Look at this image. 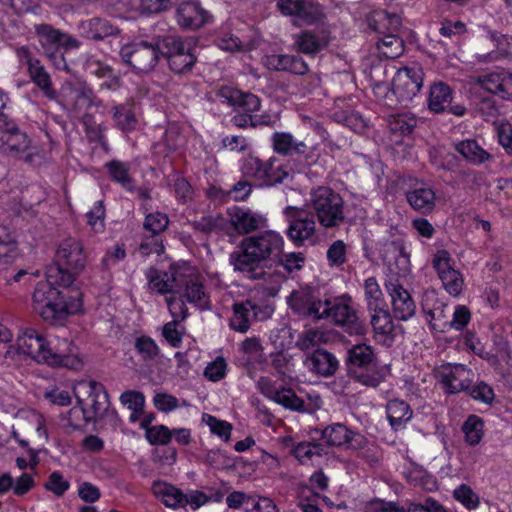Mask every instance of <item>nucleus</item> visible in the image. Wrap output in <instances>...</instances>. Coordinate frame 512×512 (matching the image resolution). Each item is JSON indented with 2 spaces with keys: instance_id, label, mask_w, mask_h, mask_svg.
Returning <instances> with one entry per match:
<instances>
[{
  "instance_id": "39",
  "label": "nucleus",
  "mask_w": 512,
  "mask_h": 512,
  "mask_svg": "<svg viewBox=\"0 0 512 512\" xmlns=\"http://www.w3.org/2000/svg\"><path fill=\"white\" fill-rule=\"evenodd\" d=\"M452 102V90L444 82H436L430 86L428 109L433 113H443Z\"/></svg>"
},
{
  "instance_id": "12",
  "label": "nucleus",
  "mask_w": 512,
  "mask_h": 512,
  "mask_svg": "<svg viewBox=\"0 0 512 512\" xmlns=\"http://www.w3.org/2000/svg\"><path fill=\"white\" fill-rule=\"evenodd\" d=\"M346 367L349 376L366 386L376 387L384 377L375 354H348Z\"/></svg>"
},
{
  "instance_id": "48",
  "label": "nucleus",
  "mask_w": 512,
  "mask_h": 512,
  "mask_svg": "<svg viewBox=\"0 0 512 512\" xmlns=\"http://www.w3.org/2000/svg\"><path fill=\"white\" fill-rule=\"evenodd\" d=\"M32 81L42 90L44 95L49 99H55L57 96L56 91L52 87L50 75L45 67L39 61H34L28 69Z\"/></svg>"
},
{
  "instance_id": "4",
  "label": "nucleus",
  "mask_w": 512,
  "mask_h": 512,
  "mask_svg": "<svg viewBox=\"0 0 512 512\" xmlns=\"http://www.w3.org/2000/svg\"><path fill=\"white\" fill-rule=\"evenodd\" d=\"M349 296L337 297L334 299H325L322 309V319H330L335 325L342 326L350 334L356 336L355 342L345 340V349L347 352H356V350H365L372 352L371 347L366 344L363 337L366 327L358 318L355 309L350 304Z\"/></svg>"
},
{
  "instance_id": "13",
  "label": "nucleus",
  "mask_w": 512,
  "mask_h": 512,
  "mask_svg": "<svg viewBox=\"0 0 512 512\" xmlns=\"http://www.w3.org/2000/svg\"><path fill=\"white\" fill-rule=\"evenodd\" d=\"M423 76V69L418 65L397 71L391 84V91L400 104L406 105L418 94L423 85Z\"/></svg>"
},
{
  "instance_id": "22",
  "label": "nucleus",
  "mask_w": 512,
  "mask_h": 512,
  "mask_svg": "<svg viewBox=\"0 0 512 512\" xmlns=\"http://www.w3.org/2000/svg\"><path fill=\"white\" fill-rule=\"evenodd\" d=\"M441 368L442 383L448 393L455 394L470 388L473 373L465 365L447 363Z\"/></svg>"
},
{
  "instance_id": "60",
  "label": "nucleus",
  "mask_w": 512,
  "mask_h": 512,
  "mask_svg": "<svg viewBox=\"0 0 512 512\" xmlns=\"http://www.w3.org/2000/svg\"><path fill=\"white\" fill-rule=\"evenodd\" d=\"M120 402L128 409L136 412H144L145 396L135 390H127L120 396Z\"/></svg>"
},
{
  "instance_id": "20",
  "label": "nucleus",
  "mask_w": 512,
  "mask_h": 512,
  "mask_svg": "<svg viewBox=\"0 0 512 512\" xmlns=\"http://www.w3.org/2000/svg\"><path fill=\"white\" fill-rule=\"evenodd\" d=\"M177 23L181 28L196 30L211 19V15L197 0L183 2L176 10Z\"/></svg>"
},
{
  "instance_id": "56",
  "label": "nucleus",
  "mask_w": 512,
  "mask_h": 512,
  "mask_svg": "<svg viewBox=\"0 0 512 512\" xmlns=\"http://www.w3.org/2000/svg\"><path fill=\"white\" fill-rule=\"evenodd\" d=\"M274 401L291 410H304V401L299 398L292 389L283 388L279 390L278 393H276Z\"/></svg>"
},
{
  "instance_id": "28",
  "label": "nucleus",
  "mask_w": 512,
  "mask_h": 512,
  "mask_svg": "<svg viewBox=\"0 0 512 512\" xmlns=\"http://www.w3.org/2000/svg\"><path fill=\"white\" fill-rule=\"evenodd\" d=\"M230 223L239 234H249L267 226V219L248 209L234 208L230 213Z\"/></svg>"
},
{
  "instance_id": "49",
  "label": "nucleus",
  "mask_w": 512,
  "mask_h": 512,
  "mask_svg": "<svg viewBox=\"0 0 512 512\" xmlns=\"http://www.w3.org/2000/svg\"><path fill=\"white\" fill-rule=\"evenodd\" d=\"M429 161L437 170L454 172L459 166L460 160L454 153L432 148L429 151Z\"/></svg>"
},
{
  "instance_id": "59",
  "label": "nucleus",
  "mask_w": 512,
  "mask_h": 512,
  "mask_svg": "<svg viewBox=\"0 0 512 512\" xmlns=\"http://www.w3.org/2000/svg\"><path fill=\"white\" fill-rule=\"evenodd\" d=\"M145 438L151 445H167L172 439V432L165 425H156L147 429Z\"/></svg>"
},
{
  "instance_id": "33",
  "label": "nucleus",
  "mask_w": 512,
  "mask_h": 512,
  "mask_svg": "<svg viewBox=\"0 0 512 512\" xmlns=\"http://www.w3.org/2000/svg\"><path fill=\"white\" fill-rule=\"evenodd\" d=\"M79 28L84 37L92 40H103L119 33L118 27L110 21L98 17L83 21Z\"/></svg>"
},
{
  "instance_id": "31",
  "label": "nucleus",
  "mask_w": 512,
  "mask_h": 512,
  "mask_svg": "<svg viewBox=\"0 0 512 512\" xmlns=\"http://www.w3.org/2000/svg\"><path fill=\"white\" fill-rule=\"evenodd\" d=\"M31 357L39 364H47L53 368L64 367L79 371L83 368L84 361L78 354H24Z\"/></svg>"
},
{
  "instance_id": "15",
  "label": "nucleus",
  "mask_w": 512,
  "mask_h": 512,
  "mask_svg": "<svg viewBox=\"0 0 512 512\" xmlns=\"http://www.w3.org/2000/svg\"><path fill=\"white\" fill-rule=\"evenodd\" d=\"M35 33L43 54L52 62L56 69L67 70L68 64L61 51L62 32L49 24L35 26Z\"/></svg>"
},
{
  "instance_id": "25",
  "label": "nucleus",
  "mask_w": 512,
  "mask_h": 512,
  "mask_svg": "<svg viewBox=\"0 0 512 512\" xmlns=\"http://www.w3.org/2000/svg\"><path fill=\"white\" fill-rule=\"evenodd\" d=\"M264 65L273 71H284L295 75H305L308 64L299 55L272 54L264 58Z\"/></svg>"
},
{
  "instance_id": "58",
  "label": "nucleus",
  "mask_w": 512,
  "mask_h": 512,
  "mask_svg": "<svg viewBox=\"0 0 512 512\" xmlns=\"http://www.w3.org/2000/svg\"><path fill=\"white\" fill-rule=\"evenodd\" d=\"M138 360L134 361L135 370L142 374H152L161 371L158 367L160 362V354H137Z\"/></svg>"
},
{
  "instance_id": "2",
  "label": "nucleus",
  "mask_w": 512,
  "mask_h": 512,
  "mask_svg": "<svg viewBox=\"0 0 512 512\" xmlns=\"http://www.w3.org/2000/svg\"><path fill=\"white\" fill-rule=\"evenodd\" d=\"M49 281L39 282L33 293L34 310L45 320L53 325H62L70 314H75L82 309V293L78 288L62 287Z\"/></svg>"
},
{
  "instance_id": "54",
  "label": "nucleus",
  "mask_w": 512,
  "mask_h": 512,
  "mask_svg": "<svg viewBox=\"0 0 512 512\" xmlns=\"http://www.w3.org/2000/svg\"><path fill=\"white\" fill-rule=\"evenodd\" d=\"M168 216L161 212L150 213L145 217L143 228L152 233L153 237L158 236L168 227Z\"/></svg>"
},
{
  "instance_id": "27",
  "label": "nucleus",
  "mask_w": 512,
  "mask_h": 512,
  "mask_svg": "<svg viewBox=\"0 0 512 512\" xmlns=\"http://www.w3.org/2000/svg\"><path fill=\"white\" fill-rule=\"evenodd\" d=\"M371 312V325L375 332L376 340L386 347H390L394 342L392 331L394 329L391 315L383 306L376 309H370Z\"/></svg>"
},
{
  "instance_id": "43",
  "label": "nucleus",
  "mask_w": 512,
  "mask_h": 512,
  "mask_svg": "<svg viewBox=\"0 0 512 512\" xmlns=\"http://www.w3.org/2000/svg\"><path fill=\"white\" fill-rule=\"evenodd\" d=\"M70 96L73 100L74 110L77 112L87 111L94 105H98L97 97L86 83H78L71 87Z\"/></svg>"
},
{
  "instance_id": "24",
  "label": "nucleus",
  "mask_w": 512,
  "mask_h": 512,
  "mask_svg": "<svg viewBox=\"0 0 512 512\" xmlns=\"http://www.w3.org/2000/svg\"><path fill=\"white\" fill-rule=\"evenodd\" d=\"M273 151L281 156L305 155V160L309 161L313 155L308 152V146L303 141H297L293 135L288 132H274L271 136Z\"/></svg>"
},
{
  "instance_id": "55",
  "label": "nucleus",
  "mask_w": 512,
  "mask_h": 512,
  "mask_svg": "<svg viewBox=\"0 0 512 512\" xmlns=\"http://www.w3.org/2000/svg\"><path fill=\"white\" fill-rule=\"evenodd\" d=\"M364 288L368 310L384 305L382 291L374 277L365 280Z\"/></svg>"
},
{
  "instance_id": "38",
  "label": "nucleus",
  "mask_w": 512,
  "mask_h": 512,
  "mask_svg": "<svg viewBox=\"0 0 512 512\" xmlns=\"http://www.w3.org/2000/svg\"><path fill=\"white\" fill-rule=\"evenodd\" d=\"M410 206L421 214H428L435 207L436 194L430 187H420L406 193Z\"/></svg>"
},
{
  "instance_id": "52",
  "label": "nucleus",
  "mask_w": 512,
  "mask_h": 512,
  "mask_svg": "<svg viewBox=\"0 0 512 512\" xmlns=\"http://www.w3.org/2000/svg\"><path fill=\"white\" fill-rule=\"evenodd\" d=\"M388 254H392V258L400 270L404 272L408 271L410 266V253L406 250L405 243L402 239L393 240L387 245L385 259L388 258Z\"/></svg>"
},
{
  "instance_id": "40",
  "label": "nucleus",
  "mask_w": 512,
  "mask_h": 512,
  "mask_svg": "<svg viewBox=\"0 0 512 512\" xmlns=\"http://www.w3.org/2000/svg\"><path fill=\"white\" fill-rule=\"evenodd\" d=\"M336 340L343 341L345 343V340L337 334H334L329 331L325 332V331L312 329V330H308L303 335V337L299 341V347L302 350L315 348L314 352H327L326 350H323V349L319 348L318 346L320 344H326L329 342H334Z\"/></svg>"
},
{
  "instance_id": "29",
  "label": "nucleus",
  "mask_w": 512,
  "mask_h": 512,
  "mask_svg": "<svg viewBox=\"0 0 512 512\" xmlns=\"http://www.w3.org/2000/svg\"><path fill=\"white\" fill-rule=\"evenodd\" d=\"M330 42L329 32L321 29L318 32L304 30L295 38L297 50L304 54H316L326 48Z\"/></svg>"
},
{
  "instance_id": "46",
  "label": "nucleus",
  "mask_w": 512,
  "mask_h": 512,
  "mask_svg": "<svg viewBox=\"0 0 512 512\" xmlns=\"http://www.w3.org/2000/svg\"><path fill=\"white\" fill-rule=\"evenodd\" d=\"M396 33H387L377 40V48L381 57L395 59L403 53L404 42Z\"/></svg>"
},
{
  "instance_id": "6",
  "label": "nucleus",
  "mask_w": 512,
  "mask_h": 512,
  "mask_svg": "<svg viewBox=\"0 0 512 512\" xmlns=\"http://www.w3.org/2000/svg\"><path fill=\"white\" fill-rule=\"evenodd\" d=\"M0 151L25 162H32L35 154L32 139L4 113H0Z\"/></svg>"
},
{
  "instance_id": "32",
  "label": "nucleus",
  "mask_w": 512,
  "mask_h": 512,
  "mask_svg": "<svg viewBox=\"0 0 512 512\" xmlns=\"http://www.w3.org/2000/svg\"><path fill=\"white\" fill-rule=\"evenodd\" d=\"M112 118L118 129L122 131H133L136 129L138 120L136 116V103L132 99L124 103L116 104L111 109Z\"/></svg>"
},
{
  "instance_id": "51",
  "label": "nucleus",
  "mask_w": 512,
  "mask_h": 512,
  "mask_svg": "<svg viewBox=\"0 0 512 512\" xmlns=\"http://www.w3.org/2000/svg\"><path fill=\"white\" fill-rule=\"evenodd\" d=\"M306 258L301 252H289L281 254L273 262V269L282 267L288 274L300 271L305 265Z\"/></svg>"
},
{
  "instance_id": "42",
  "label": "nucleus",
  "mask_w": 512,
  "mask_h": 512,
  "mask_svg": "<svg viewBox=\"0 0 512 512\" xmlns=\"http://www.w3.org/2000/svg\"><path fill=\"white\" fill-rule=\"evenodd\" d=\"M387 417L394 430L401 429L412 418V410L408 403L402 400H391L386 406Z\"/></svg>"
},
{
  "instance_id": "23",
  "label": "nucleus",
  "mask_w": 512,
  "mask_h": 512,
  "mask_svg": "<svg viewBox=\"0 0 512 512\" xmlns=\"http://www.w3.org/2000/svg\"><path fill=\"white\" fill-rule=\"evenodd\" d=\"M386 289L391 297L393 315L398 320H408L416 309L410 293L397 281L386 283Z\"/></svg>"
},
{
  "instance_id": "62",
  "label": "nucleus",
  "mask_w": 512,
  "mask_h": 512,
  "mask_svg": "<svg viewBox=\"0 0 512 512\" xmlns=\"http://www.w3.org/2000/svg\"><path fill=\"white\" fill-rule=\"evenodd\" d=\"M267 161L258 157L250 156L246 158L243 165V172L258 181H262V177L266 175L265 165Z\"/></svg>"
},
{
  "instance_id": "63",
  "label": "nucleus",
  "mask_w": 512,
  "mask_h": 512,
  "mask_svg": "<svg viewBox=\"0 0 512 512\" xmlns=\"http://www.w3.org/2000/svg\"><path fill=\"white\" fill-rule=\"evenodd\" d=\"M417 123V118L413 115H398L391 123V130L404 136L409 135L413 132Z\"/></svg>"
},
{
  "instance_id": "18",
  "label": "nucleus",
  "mask_w": 512,
  "mask_h": 512,
  "mask_svg": "<svg viewBox=\"0 0 512 512\" xmlns=\"http://www.w3.org/2000/svg\"><path fill=\"white\" fill-rule=\"evenodd\" d=\"M79 386L87 389L91 404L88 408L82 406L83 400L77 396V403L81 406L84 420L86 422L96 421L101 418L108 410L109 397L105 387L94 380L88 382L82 381Z\"/></svg>"
},
{
  "instance_id": "26",
  "label": "nucleus",
  "mask_w": 512,
  "mask_h": 512,
  "mask_svg": "<svg viewBox=\"0 0 512 512\" xmlns=\"http://www.w3.org/2000/svg\"><path fill=\"white\" fill-rule=\"evenodd\" d=\"M173 280L175 283H177V286L185 287V293L183 294V297L188 302L195 304L200 309H206L209 307V297L205 293L203 283L200 281L197 275H177Z\"/></svg>"
},
{
  "instance_id": "10",
  "label": "nucleus",
  "mask_w": 512,
  "mask_h": 512,
  "mask_svg": "<svg viewBox=\"0 0 512 512\" xmlns=\"http://www.w3.org/2000/svg\"><path fill=\"white\" fill-rule=\"evenodd\" d=\"M346 367L349 376L366 386L376 387L384 377L375 354H348Z\"/></svg>"
},
{
  "instance_id": "5",
  "label": "nucleus",
  "mask_w": 512,
  "mask_h": 512,
  "mask_svg": "<svg viewBox=\"0 0 512 512\" xmlns=\"http://www.w3.org/2000/svg\"><path fill=\"white\" fill-rule=\"evenodd\" d=\"M305 206L313 211L312 214L325 228L337 227L345 219L341 195L328 186L312 188Z\"/></svg>"
},
{
  "instance_id": "11",
  "label": "nucleus",
  "mask_w": 512,
  "mask_h": 512,
  "mask_svg": "<svg viewBox=\"0 0 512 512\" xmlns=\"http://www.w3.org/2000/svg\"><path fill=\"white\" fill-rule=\"evenodd\" d=\"M346 367L349 376L366 386L376 387L384 377L375 354H348Z\"/></svg>"
},
{
  "instance_id": "19",
  "label": "nucleus",
  "mask_w": 512,
  "mask_h": 512,
  "mask_svg": "<svg viewBox=\"0 0 512 512\" xmlns=\"http://www.w3.org/2000/svg\"><path fill=\"white\" fill-rule=\"evenodd\" d=\"M432 263L445 290L452 296H458L462 292L463 279L460 272L452 267L449 252L438 250Z\"/></svg>"
},
{
  "instance_id": "35",
  "label": "nucleus",
  "mask_w": 512,
  "mask_h": 512,
  "mask_svg": "<svg viewBox=\"0 0 512 512\" xmlns=\"http://www.w3.org/2000/svg\"><path fill=\"white\" fill-rule=\"evenodd\" d=\"M154 494L169 508L179 509L187 506L185 493L172 484L158 482L153 485Z\"/></svg>"
},
{
  "instance_id": "44",
  "label": "nucleus",
  "mask_w": 512,
  "mask_h": 512,
  "mask_svg": "<svg viewBox=\"0 0 512 512\" xmlns=\"http://www.w3.org/2000/svg\"><path fill=\"white\" fill-rule=\"evenodd\" d=\"M265 165L266 175L262 177V186H275L283 183L286 179L292 178L291 173L287 166L279 164L276 157H271L266 160Z\"/></svg>"
},
{
  "instance_id": "64",
  "label": "nucleus",
  "mask_w": 512,
  "mask_h": 512,
  "mask_svg": "<svg viewBox=\"0 0 512 512\" xmlns=\"http://www.w3.org/2000/svg\"><path fill=\"white\" fill-rule=\"evenodd\" d=\"M227 364L222 356L208 363L204 370V376L211 381H219L226 375Z\"/></svg>"
},
{
  "instance_id": "37",
  "label": "nucleus",
  "mask_w": 512,
  "mask_h": 512,
  "mask_svg": "<svg viewBox=\"0 0 512 512\" xmlns=\"http://www.w3.org/2000/svg\"><path fill=\"white\" fill-rule=\"evenodd\" d=\"M257 306L251 301L235 303L233 316L230 319V327L235 331L245 333L250 328V322L257 317Z\"/></svg>"
},
{
  "instance_id": "3",
  "label": "nucleus",
  "mask_w": 512,
  "mask_h": 512,
  "mask_svg": "<svg viewBox=\"0 0 512 512\" xmlns=\"http://www.w3.org/2000/svg\"><path fill=\"white\" fill-rule=\"evenodd\" d=\"M86 266L82 243L75 238L63 240L54 261L46 267V281L59 287H70Z\"/></svg>"
},
{
  "instance_id": "41",
  "label": "nucleus",
  "mask_w": 512,
  "mask_h": 512,
  "mask_svg": "<svg viewBox=\"0 0 512 512\" xmlns=\"http://www.w3.org/2000/svg\"><path fill=\"white\" fill-rule=\"evenodd\" d=\"M305 363L313 372L324 377L333 375L339 366L333 354H310Z\"/></svg>"
},
{
  "instance_id": "16",
  "label": "nucleus",
  "mask_w": 512,
  "mask_h": 512,
  "mask_svg": "<svg viewBox=\"0 0 512 512\" xmlns=\"http://www.w3.org/2000/svg\"><path fill=\"white\" fill-rule=\"evenodd\" d=\"M277 8L282 15L294 17L300 24L313 25L324 18L321 7L307 0H278Z\"/></svg>"
},
{
  "instance_id": "57",
  "label": "nucleus",
  "mask_w": 512,
  "mask_h": 512,
  "mask_svg": "<svg viewBox=\"0 0 512 512\" xmlns=\"http://www.w3.org/2000/svg\"><path fill=\"white\" fill-rule=\"evenodd\" d=\"M203 422H205L213 434L218 435L224 441L230 440L232 425L226 421L219 420L216 417L204 413L202 416Z\"/></svg>"
},
{
  "instance_id": "47",
  "label": "nucleus",
  "mask_w": 512,
  "mask_h": 512,
  "mask_svg": "<svg viewBox=\"0 0 512 512\" xmlns=\"http://www.w3.org/2000/svg\"><path fill=\"white\" fill-rule=\"evenodd\" d=\"M48 342L35 329H27L17 340V352H47Z\"/></svg>"
},
{
  "instance_id": "1",
  "label": "nucleus",
  "mask_w": 512,
  "mask_h": 512,
  "mask_svg": "<svg viewBox=\"0 0 512 512\" xmlns=\"http://www.w3.org/2000/svg\"><path fill=\"white\" fill-rule=\"evenodd\" d=\"M284 248V239L276 231L266 230L244 237L230 254L229 263L235 271L253 281H261L275 295L286 276L279 269H273V262Z\"/></svg>"
},
{
  "instance_id": "30",
  "label": "nucleus",
  "mask_w": 512,
  "mask_h": 512,
  "mask_svg": "<svg viewBox=\"0 0 512 512\" xmlns=\"http://www.w3.org/2000/svg\"><path fill=\"white\" fill-rule=\"evenodd\" d=\"M367 24L372 31L385 35L390 32H398L402 21L397 14H391L385 10H375L367 16Z\"/></svg>"
},
{
  "instance_id": "45",
  "label": "nucleus",
  "mask_w": 512,
  "mask_h": 512,
  "mask_svg": "<svg viewBox=\"0 0 512 512\" xmlns=\"http://www.w3.org/2000/svg\"><path fill=\"white\" fill-rule=\"evenodd\" d=\"M105 166L114 182L120 184L129 192H133L135 190V181L129 175V164L119 160H112L107 162Z\"/></svg>"
},
{
  "instance_id": "53",
  "label": "nucleus",
  "mask_w": 512,
  "mask_h": 512,
  "mask_svg": "<svg viewBox=\"0 0 512 512\" xmlns=\"http://www.w3.org/2000/svg\"><path fill=\"white\" fill-rule=\"evenodd\" d=\"M476 112L486 121L495 122L499 115V108L493 97H479L475 104Z\"/></svg>"
},
{
  "instance_id": "9",
  "label": "nucleus",
  "mask_w": 512,
  "mask_h": 512,
  "mask_svg": "<svg viewBox=\"0 0 512 512\" xmlns=\"http://www.w3.org/2000/svg\"><path fill=\"white\" fill-rule=\"evenodd\" d=\"M283 215L288 223L286 235L295 246H302L306 240L314 236L316 232L314 214H310L303 207L286 206L283 209Z\"/></svg>"
},
{
  "instance_id": "50",
  "label": "nucleus",
  "mask_w": 512,
  "mask_h": 512,
  "mask_svg": "<svg viewBox=\"0 0 512 512\" xmlns=\"http://www.w3.org/2000/svg\"><path fill=\"white\" fill-rule=\"evenodd\" d=\"M484 421L477 415H469L463 423L462 431L465 434V442L470 446L478 445L483 438Z\"/></svg>"
},
{
  "instance_id": "14",
  "label": "nucleus",
  "mask_w": 512,
  "mask_h": 512,
  "mask_svg": "<svg viewBox=\"0 0 512 512\" xmlns=\"http://www.w3.org/2000/svg\"><path fill=\"white\" fill-rule=\"evenodd\" d=\"M287 304L294 314L303 318L313 321L322 319L324 301L319 298L317 291L309 286L294 290L287 297Z\"/></svg>"
},
{
  "instance_id": "17",
  "label": "nucleus",
  "mask_w": 512,
  "mask_h": 512,
  "mask_svg": "<svg viewBox=\"0 0 512 512\" xmlns=\"http://www.w3.org/2000/svg\"><path fill=\"white\" fill-rule=\"evenodd\" d=\"M321 438L325 440L328 446L342 447L347 449L360 450L365 449L369 444L367 438L341 423L328 425L321 431Z\"/></svg>"
},
{
  "instance_id": "21",
  "label": "nucleus",
  "mask_w": 512,
  "mask_h": 512,
  "mask_svg": "<svg viewBox=\"0 0 512 512\" xmlns=\"http://www.w3.org/2000/svg\"><path fill=\"white\" fill-rule=\"evenodd\" d=\"M477 84L503 100L512 101V73L508 70L500 69L480 75Z\"/></svg>"
},
{
  "instance_id": "36",
  "label": "nucleus",
  "mask_w": 512,
  "mask_h": 512,
  "mask_svg": "<svg viewBox=\"0 0 512 512\" xmlns=\"http://www.w3.org/2000/svg\"><path fill=\"white\" fill-rule=\"evenodd\" d=\"M422 308L426 315V320L434 330L443 332L450 328V310L445 303L436 301L430 307L428 299H426L422 304Z\"/></svg>"
},
{
  "instance_id": "34",
  "label": "nucleus",
  "mask_w": 512,
  "mask_h": 512,
  "mask_svg": "<svg viewBox=\"0 0 512 512\" xmlns=\"http://www.w3.org/2000/svg\"><path fill=\"white\" fill-rule=\"evenodd\" d=\"M454 149L473 166H480L492 159V155L475 139H465L456 142L454 143Z\"/></svg>"
},
{
  "instance_id": "61",
  "label": "nucleus",
  "mask_w": 512,
  "mask_h": 512,
  "mask_svg": "<svg viewBox=\"0 0 512 512\" xmlns=\"http://www.w3.org/2000/svg\"><path fill=\"white\" fill-rule=\"evenodd\" d=\"M69 487L70 483L65 480L63 475L58 471L52 472L44 484L46 490L51 491L58 497L63 496Z\"/></svg>"
},
{
  "instance_id": "8",
  "label": "nucleus",
  "mask_w": 512,
  "mask_h": 512,
  "mask_svg": "<svg viewBox=\"0 0 512 512\" xmlns=\"http://www.w3.org/2000/svg\"><path fill=\"white\" fill-rule=\"evenodd\" d=\"M162 58L167 59L169 68L178 75L190 73L197 57L192 53L190 45L180 37L166 35L162 39Z\"/></svg>"
},
{
  "instance_id": "7",
  "label": "nucleus",
  "mask_w": 512,
  "mask_h": 512,
  "mask_svg": "<svg viewBox=\"0 0 512 512\" xmlns=\"http://www.w3.org/2000/svg\"><path fill=\"white\" fill-rule=\"evenodd\" d=\"M162 39L158 36L152 41H139L123 46L120 50L122 61L137 73H149L155 69L162 58Z\"/></svg>"
}]
</instances>
